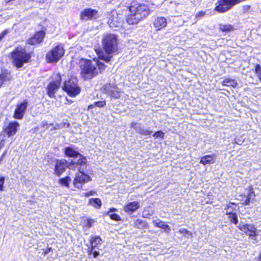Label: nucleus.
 Instances as JSON below:
<instances>
[{"mask_svg": "<svg viewBox=\"0 0 261 261\" xmlns=\"http://www.w3.org/2000/svg\"><path fill=\"white\" fill-rule=\"evenodd\" d=\"M68 167L67 162L64 160H58L56 162L54 173L58 176H60Z\"/></svg>", "mask_w": 261, "mask_h": 261, "instance_id": "dca6fc26", "label": "nucleus"}, {"mask_svg": "<svg viewBox=\"0 0 261 261\" xmlns=\"http://www.w3.org/2000/svg\"><path fill=\"white\" fill-rule=\"evenodd\" d=\"M243 0H217L214 9L215 11L224 13L230 10L234 5L239 4Z\"/></svg>", "mask_w": 261, "mask_h": 261, "instance_id": "39448f33", "label": "nucleus"}, {"mask_svg": "<svg viewBox=\"0 0 261 261\" xmlns=\"http://www.w3.org/2000/svg\"><path fill=\"white\" fill-rule=\"evenodd\" d=\"M238 228L252 240H255L257 236V229L253 224L241 223L239 225Z\"/></svg>", "mask_w": 261, "mask_h": 261, "instance_id": "f8f14e48", "label": "nucleus"}, {"mask_svg": "<svg viewBox=\"0 0 261 261\" xmlns=\"http://www.w3.org/2000/svg\"><path fill=\"white\" fill-rule=\"evenodd\" d=\"M88 167V164L86 158L81 154L79 155L75 159H74L68 165V168L69 169H77L79 171H86Z\"/></svg>", "mask_w": 261, "mask_h": 261, "instance_id": "6e6552de", "label": "nucleus"}, {"mask_svg": "<svg viewBox=\"0 0 261 261\" xmlns=\"http://www.w3.org/2000/svg\"><path fill=\"white\" fill-rule=\"evenodd\" d=\"M255 72L258 78L261 81V66H260V65L257 64L255 66Z\"/></svg>", "mask_w": 261, "mask_h": 261, "instance_id": "c9c22d12", "label": "nucleus"}, {"mask_svg": "<svg viewBox=\"0 0 261 261\" xmlns=\"http://www.w3.org/2000/svg\"><path fill=\"white\" fill-rule=\"evenodd\" d=\"M106 105L105 101H97L89 106V109H92L94 106L98 107H102Z\"/></svg>", "mask_w": 261, "mask_h": 261, "instance_id": "f704fd0d", "label": "nucleus"}, {"mask_svg": "<svg viewBox=\"0 0 261 261\" xmlns=\"http://www.w3.org/2000/svg\"><path fill=\"white\" fill-rule=\"evenodd\" d=\"M226 214L229 216V218L230 219V221L233 223L235 224L238 223V218L236 214L232 213H228L226 212Z\"/></svg>", "mask_w": 261, "mask_h": 261, "instance_id": "473e14b6", "label": "nucleus"}, {"mask_svg": "<svg viewBox=\"0 0 261 261\" xmlns=\"http://www.w3.org/2000/svg\"><path fill=\"white\" fill-rule=\"evenodd\" d=\"M252 191V189H251L250 190V193L249 194L248 197L247 198V199H246V200L244 202V204L248 205L249 204V203L250 202V198L249 196H250V194L251 193H253V192Z\"/></svg>", "mask_w": 261, "mask_h": 261, "instance_id": "a18cd8bd", "label": "nucleus"}, {"mask_svg": "<svg viewBox=\"0 0 261 261\" xmlns=\"http://www.w3.org/2000/svg\"><path fill=\"white\" fill-rule=\"evenodd\" d=\"M19 126V124L17 122H11L9 123L8 125L5 128V132L7 136L10 137L16 133L17 128Z\"/></svg>", "mask_w": 261, "mask_h": 261, "instance_id": "aec40b11", "label": "nucleus"}, {"mask_svg": "<svg viewBox=\"0 0 261 261\" xmlns=\"http://www.w3.org/2000/svg\"><path fill=\"white\" fill-rule=\"evenodd\" d=\"M132 127L138 133L143 135H150L152 132L150 130L144 128V127L139 123H132Z\"/></svg>", "mask_w": 261, "mask_h": 261, "instance_id": "4be33fe9", "label": "nucleus"}, {"mask_svg": "<svg viewBox=\"0 0 261 261\" xmlns=\"http://www.w3.org/2000/svg\"><path fill=\"white\" fill-rule=\"evenodd\" d=\"M9 32L8 30H5L0 34V41Z\"/></svg>", "mask_w": 261, "mask_h": 261, "instance_id": "37998d69", "label": "nucleus"}, {"mask_svg": "<svg viewBox=\"0 0 261 261\" xmlns=\"http://www.w3.org/2000/svg\"><path fill=\"white\" fill-rule=\"evenodd\" d=\"M102 240L99 236H92L91 237L90 242L91 244V248L88 250V252L90 254L93 253V257L96 258L99 255V252L95 250V248H98L97 245H100L101 243Z\"/></svg>", "mask_w": 261, "mask_h": 261, "instance_id": "ddd939ff", "label": "nucleus"}, {"mask_svg": "<svg viewBox=\"0 0 261 261\" xmlns=\"http://www.w3.org/2000/svg\"><path fill=\"white\" fill-rule=\"evenodd\" d=\"M11 79L12 76L10 73H3L0 75V87L4 82L9 81Z\"/></svg>", "mask_w": 261, "mask_h": 261, "instance_id": "7c9ffc66", "label": "nucleus"}, {"mask_svg": "<svg viewBox=\"0 0 261 261\" xmlns=\"http://www.w3.org/2000/svg\"><path fill=\"white\" fill-rule=\"evenodd\" d=\"M165 136V133L162 131H157L154 133L153 136L155 138L163 139Z\"/></svg>", "mask_w": 261, "mask_h": 261, "instance_id": "e433bc0d", "label": "nucleus"}, {"mask_svg": "<svg viewBox=\"0 0 261 261\" xmlns=\"http://www.w3.org/2000/svg\"><path fill=\"white\" fill-rule=\"evenodd\" d=\"M154 213L153 210L148 206L145 207L142 212V217L145 218H148L150 216H152Z\"/></svg>", "mask_w": 261, "mask_h": 261, "instance_id": "c756f323", "label": "nucleus"}, {"mask_svg": "<svg viewBox=\"0 0 261 261\" xmlns=\"http://www.w3.org/2000/svg\"><path fill=\"white\" fill-rule=\"evenodd\" d=\"M44 36L45 33L43 31L38 32L33 37L28 40V42L32 45L40 43L43 41Z\"/></svg>", "mask_w": 261, "mask_h": 261, "instance_id": "412c9836", "label": "nucleus"}, {"mask_svg": "<svg viewBox=\"0 0 261 261\" xmlns=\"http://www.w3.org/2000/svg\"><path fill=\"white\" fill-rule=\"evenodd\" d=\"M167 25V19L163 16H158L153 21V26L156 31H160L165 28Z\"/></svg>", "mask_w": 261, "mask_h": 261, "instance_id": "6ab92c4d", "label": "nucleus"}, {"mask_svg": "<svg viewBox=\"0 0 261 261\" xmlns=\"http://www.w3.org/2000/svg\"><path fill=\"white\" fill-rule=\"evenodd\" d=\"M204 15H205V12H204L203 11H199L196 13V17L197 18H200L201 17H203L204 16Z\"/></svg>", "mask_w": 261, "mask_h": 261, "instance_id": "c03bdc74", "label": "nucleus"}, {"mask_svg": "<svg viewBox=\"0 0 261 261\" xmlns=\"http://www.w3.org/2000/svg\"><path fill=\"white\" fill-rule=\"evenodd\" d=\"M103 89V91H105L106 93L115 98H118L120 97V90L114 85L111 84L106 85Z\"/></svg>", "mask_w": 261, "mask_h": 261, "instance_id": "2eb2a0df", "label": "nucleus"}, {"mask_svg": "<svg viewBox=\"0 0 261 261\" xmlns=\"http://www.w3.org/2000/svg\"><path fill=\"white\" fill-rule=\"evenodd\" d=\"M238 84L236 80L229 78L225 79L222 82V85L225 86H230L233 88L237 87Z\"/></svg>", "mask_w": 261, "mask_h": 261, "instance_id": "c85d7f7f", "label": "nucleus"}, {"mask_svg": "<svg viewBox=\"0 0 261 261\" xmlns=\"http://www.w3.org/2000/svg\"><path fill=\"white\" fill-rule=\"evenodd\" d=\"M101 43L103 49L108 55L113 54L118 51V38L114 34H104Z\"/></svg>", "mask_w": 261, "mask_h": 261, "instance_id": "7ed1b4c3", "label": "nucleus"}, {"mask_svg": "<svg viewBox=\"0 0 261 261\" xmlns=\"http://www.w3.org/2000/svg\"><path fill=\"white\" fill-rule=\"evenodd\" d=\"M64 153L68 157L75 159L80 153L72 147H66L64 148Z\"/></svg>", "mask_w": 261, "mask_h": 261, "instance_id": "393cba45", "label": "nucleus"}, {"mask_svg": "<svg viewBox=\"0 0 261 261\" xmlns=\"http://www.w3.org/2000/svg\"><path fill=\"white\" fill-rule=\"evenodd\" d=\"M77 79L72 77L65 81L63 87V89L71 97H74L80 92V88L77 85Z\"/></svg>", "mask_w": 261, "mask_h": 261, "instance_id": "423d86ee", "label": "nucleus"}, {"mask_svg": "<svg viewBox=\"0 0 261 261\" xmlns=\"http://www.w3.org/2000/svg\"><path fill=\"white\" fill-rule=\"evenodd\" d=\"M66 125H67V127L69 126V123H63L61 125H57L56 126L54 127L53 124H51V123L48 124L46 121H42L40 126L44 130L49 129L50 127H51V128H50V130H53V129L62 128L63 127V125H64V126H65Z\"/></svg>", "mask_w": 261, "mask_h": 261, "instance_id": "b1692460", "label": "nucleus"}, {"mask_svg": "<svg viewBox=\"0 0 261 261\" xmlns=\"http://www.w3.org/2000/svg\"><path fill=\"white\" fill-rule=\"evenodd\" d=\"M81 75L84 80H89L97 76L105 69L106 66L98 59L81 60L80 61Z\"/></svg>", "mask_w": 261, "mask_h": 261, "instance_id": "f257e3e1", "label": "nucleus"}, {"mask_svg": "<svg viewBox=\"0 0 261 261\" xmlns=\"http://www.w3.org/2000/svg\"><path fill=\"white\" fill-rule=\"evenodd\" d=\"M123 22V15L118 14L116 11H112L109 15L108 23L112 28L120 27Z\"/></svg>", "mask_w": 261, "mask_h": 261, "instance_id": "1a4fd4ad", "label": "nucleus"}, {"mask_svg": "<svg viewBox=\"0 0 261 261\" xmlns=\"http://www.w3.org/2000/svg\"><path fill=\"white\" fill-rule=\"evenodd\" d=\"M4 146V143H0V150Z\"/></svg>", "mask_w": 261, "mask_h": 261, "instance_id": "de8ad7c7", "label": "nucleus"}, {"mask_svg": "<svg viewBox=\"0 0 261 261\" xmlns=\"http://www.w3.org/2000/svg\"><path fill=\"white\" fill-rule=\"evenodd\" d=\"M94 222L93 220L89 219H87L86 220L84 226L87 227L88 228H89L92 226V223Z\"/></svg>", "mask_w": 261, "mask_h": 261, "instance_id": "58836bf2", "label": "nucleus"}, {"mask_svg": "<svg viewBox=\"0 0 261 261\" xmlns=\"http://www.w3.org/2000/svg\"><path fill=\"white\" fill-rule=\"evenodd\" d=\"M28 107L27 101H23L16 107V109L14 114V118L17 119H21L23 117L25 112Z\"/></svg>", "mask_w": 261, "mask_h": 261, "instance_id": "4468645a", "label": "nucleus"}, {"mask_svg": "<svg viewBox=\"0 0 261 261\" xmlns=\"http://www.w3.org/2000/svg\"><path fill=\"white\" fill-rule=\"evenodd\" d=\"M98 16L97 12L92 9H86L81 14V18L83 20L95 19Z\"/></svg>", "mask_w": 261, "mask_h": 261, "instance_id": "a211bd4d", "label": "nucleus"}, {"mask_svg": "<svg viewBox=\"0 0 261 261\" xmlns=\"http://www.w3.org/2000/svg\"><path fill=\"white\" fill-rule=\"evenodd\" d=\"M152 223L155 227L163 229L164 231L167 233H169L171 230L168 225L166 224L164 222L160 219L153 220Z\"/></svg>", "mask_w": 261, "mask_h": 261, "instance_id": "5701e85b", "label": "nucleus"}, {"mask_svg": "<svg viewBox=\"0 0 261 261\" xmlns=\"http://www.w3.org/2000/svg\"><path fill=\"white\" fill-rule=\"evenodd\" d=\"M5 178L4 176L0 177V192H2L4 190V184L5 183Z\"/></svg>", "mask_w": 261, "mask_h": 261, "instance_id": "4c0bfd02", "label": "nucleus"}, {"mask_svg": "<svg viewBox=\"0 0 261 261\" xmlns=\"http://www.w3.org/2000/svg\"><path fill=\"white\" fill-rule=\"evenodd\" d=\"M179 232L181 234H185V235L188 234V236L192 237V232H190L186 229H185V228L180 229L179 230Z\"/></svg>", "mask_w": 261, "mask_h": 261, "instance_id": "ea45409f", "label": "nucleus"}, {"mask_svg": "<svg viewBox=\"0 0 261 261\" xmlns=\"http://www.w3.org/2000/svg\"><path fill=\"white\" fill-rule=\"evenodd\" d=\"M11 58L13 64L17 68H19L22 67L24 63L29 62L31 56L26 53L24 48L18 47L11 53Z\"/></svg>", "mask_w": 261, "mask_h": 261, "instance_id": "20e7f679", "label": "nucleus"}, {"mask_svg": "<svg viewBox=\"0 0 261 261\" xmlns=\"http://www.w3.org/2000/svg\"><path fill=\"white\" fill-rule=\"evenodd\" d=\"M65 50L61 45H58L49 51L46 56V59L48 63H57L63 56Z\"/></svg>", "mask_w": 261, "mask_h": 261, "instance_id": "0eeeda50", "label": "nucleus"}, {"mask_svg": "<svg viewBox=\"0 0 261 261\" xmlns=\"http://www.w3.org/2000/svg\"><path fill=\"white\" fill-rule=\"evenodd\" d=\"M100 59H102L107 62H109L111 60V57L107 56H101L99 57Z\"/></svg>", "mask_w": 261, "mask_h": 261, "instance_id": "79ce46f5", "label": "nucleus"}, {"mask_svg": "<svg viewBox=\"0 0 261 261\" xmlns=\"http://www.w3.org/2000/svg\"><path fill=\"white\" fill-rule=\"evenodd\" d=\"M223 31H229L230 30V27L229 26H225L224 27V28L221 29Z\"/></svg>", "mask_w": 261, "mask_h": 261, "instance_id": "49530a36", "label": "nucleus"}, {"mask_svg": "<svg viewBox=\"0 0 261 261\" xmlns=\"http://www.w3.org/2000/svg\"><path fill=\"white\" fill-rule=\"evenodd\" d=\"M71 181V178L70 176H67L63 178H61L58 180V183L62 186H64L67 188L69 187V183Z\"/></svg>", "mask_w": 261, "mask_h": 261, "instance_id": "cd10ccee", "label": "nucleus"}, {"mask_svg": "<svg viewBox=\"0 0 261 261\" xmlns=\"http://www.w3.org/2000/svg\"><path fill=\"white\" fill-rule=\"evenodd\" d=\"M149 14V10L146 6L134 4L129 8L126 21L130 25L136 24Z\"/></svg>", "mask_w": 261, "mask_h": 261, "instance_id": "f03ea898", "label": "nucleus"}, {"mask_svg": "<svg viewBox=\"0 0 261 261\" xmlns=\"http://www.w3.org/2000/svg\"><path fill=\"white\" fill-rule=\"evenodd\" d=\"M85 171H81L76 173L73 182L74 187L81 189L83 184L91 180L89 175L86 173Z\"/></svg>", "mask_w": 261, "mask_h": 261, "instance_id": "9b49d317", "label": "nucleus"}, {"mask_svg": "<svg viewBox=\"0 0 261 261\" xmlns=\"http://www.w3.org/2000/svg\"><path fill=\"white\" fill-rule=\"evenodd\" d=\"M83 194L86 197H89L90 196H94V195H96V192L94 190H91L88 192L84 193H83Z\"/></svg>", "mask_w": 261, "mask_h": 261, "instance_id": "a19ab883", "label": "nucleus"}, {"mask_svg": "<svg viewBox=\"0 0 261 261\" xmlns=\"http://www.w3.org/2000/svg\"><path fill=\"white\" fill-rule=\"evenodd\" d=\"M88 203L96 208H99L102 205L100 199L97 198L90 199Z\"/></svg>", "mask_w": 261, "mask_h": 261, "instance_id": "bb28decb", "label": "nucleus"}, {"mask_svg": "<svg viewBox=\"0 0 261 261\" xmlns=\"http://www.w3.org/2000/svg\"><path fill=\"white\" fill-rule=\"evenodd\" d=\"M134 225L135 227L141 228L144 226V223L142 220L137 219L135 221Z\"/></svg>", "mask_w": 261, "mask_h": 261, "instance_id": "72a5a7b5", "label": "nucleus"}, {"mask_svg": "<svg viewBox=\"0 0 261 261\" xmlns=\"http://www.w3.org/2000/svg\"><path fill=\"white\" fill-rule=\"evenodd\" d=\"M54 81L50 82L47 86V94L50 97H55V93L59 89L60 87L61 77L59 74L53 75Z\"/></svg>", "mask_w": 261, "mask_h": 261, "instance_id": "9d476101", "label": "nucleus"}, {"mask_svg": "<svg viewBox=\"0 0 261 261\" xmlns=\"http://www.w3.org/2000/svg\"><path fill=\"white\" fill-rule=\"evenodd\" d=\"M116 211V209L114 208H111L110 211L108 212V215L110 216L111 219L115 220V221H119L121 218L117 214H110L112 212Z\"/></svg>", "mask_w": 261, "mask_h": 261, "instance_id": "2f4dec72", "label": "nucleus"}, {"mask_svg": "<svg viewBox=\"0 0 261 261\" xmlns=\"http://www.w3.org/2000/svg\"><path fill=\"white\" fill-rule=\"evenodd\" d=\"M140 207L139 202L134 201L126 203L123 207V210L127 214H132L139 210Z\"/></svg>", "mask_w": 261, "mask_h": 261, "instance_id": "f3484780", "label": "nucleus"}, {"mask_svg": "<svg viewBox=\"0 0 261 261\" xmlns=\"http://www.w3.org/2000/svg\"><path fill=\"white\" fill-rule=\"evenodd\" d=\"M215 162V155H205L201 158L200 163L203 165L213 164Z\"/></svg>", "mask_w": 261, "mask_h": 261, "instance_id": "a878e982", "label": "nucleus"}]
</instances>
